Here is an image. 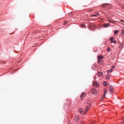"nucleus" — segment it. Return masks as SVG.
<instances>
[{
    "label": "nucleus",
    "instance_id": "nucleus-10",
    "mask_svg": "<svg viewBox=\"0 0 124 124\" xmlns=\"http://www.w3.org/2000/svg\"><path fill=\"white\" fill-rule=\"evenodd\" d=\"M98 74H96V76H97V75H98V76L99 77L100 76L99 75H101V76H102V75H103L102 73L101 72H98Z\"/></svg>",
    "mask_w": 124,
    "mask_h": 124
},
{
    "label": "nucleus",
    "instance_id": "nucleus-19",
    "mask_svg": "<svg viewBox=\"0 0 124 124\" xmlns=\"http://www.w3.org/2000/svg\"><path fill=\"white\" fill-rule=\"evenodd\" d=\"M110 47H108L107 49V51L108 52H110Z\"/></svg>",
    "mask_w": 124,
    "mask_h": 124
},
{
    "label": "nucleus",
    "instance_id": "nucleus-22",
    "mask_svg": "<svg viewBox=\"0 0 124 124\" xmlns=\"http://www.w3.org/2000/svg\"><path fill=\"white\" fill-rule=\"evenodd\" d=\"M68 23V22H64V25H66Z\"/></svg>",
    "mask_w": 124,
    "mask_h": 124
},
{
    "label": "nucleus",
    "instance_id": "nucleus-14",
    "mask_svg": "<svg viewBox=\"0 0 124 124\" xmlns=\"http://www.w3.org/2000/svg\"><path fill=\"white\" fill-rule=\"evenodd\" d=\"M79 112L80 114H81L82 113V109L81 108H80L79 109Z\"/></svg>",
    "mask_w": 124,
    "mask_h": 124
},
{
    "label": "nucleus",
    "instance_id": "nucleus-28",
    "mask_svg": "<svg viewBox=\"0 0 124 124\" xmlns=\"http://www.w3.org/2000/svg\"><path fill=\"white\" fill-rule=\"evenodd\" d=\"M93 15V16H96V15L95 14V15Z\"/></svg>",
    "mask_w": 124,
    "mask_h": 124
},
{
    "label": "nucleus",
    "instance_id": "nucleus-24",
    "mask_svg": "<svg viewBox=\"0 0 124 124\" xmlns=\"http://www.w3.org/2000/svg\"><path fill=\"white\" fill-rule=\"evenodd\" d=\"M95 15H99V13L97 12H96V13Z\"/></svg>",
    "mask_w": 124,
    "mask_h": 124
},
{
    "label": "nucleus",
    "instance_id": "nucleus-17",
    "mask_svg": "<svg viewBox=\"0 0 124 124\" xmlns=\"http://www.w3.org/2000/svg\"><path fill=\"white\" fill-rule=\"evenodd\" d=\"M123 46V43H122L121 45H120V46L119 47L120 48H122Z\"/></svg>",
    "mask_w": 124,
    "mask_h": 124
},
{
    "label": "nucleus",
    "instance_id": "nucleus-27",
    "mask_svg": "<svg viewBox=\"0 0 124 124\" xmlns=\"http://www.w3.org/2000/svg\"><path fill=\"white\" fill-rule=\"evenodd\" d=\"M115 67V66H113L112 67V69H113Z\"/></svg>",
    "mask_w": 124,
    "mask_h": 124
},
{
    "label": "nucleus",
    "instance_id": "nucleus-9",
    "mask_svg": "<svg viewBox=\"0 0 124 124\" xmlns=\"http://www.w3.org/2000/svg\"><path fill=\"white\" fill-rule=\"evenodd\" d=\"M75 120L76 122H78L79 120L78 116H76L75 118Z\"/></svg>",
    "mask_w": 124,
    "mask_h": 124
},
{
    "label": "nucleus",
    "instance_id": "nucleus-33",
    "mask_svg": "<svg viewBox=\"0 0 124 124\" xmlns=\"http://www.w3.org/2000/svg\"><path fill=\"white\" fill-rule=\"evenodd\" d=\"M123 120L124 121V117Z\"/></svg>",
    "mask_w": 124,
    "mask_h": 124
},
{
    "label": "nucleus",
    "instance_id": "nucleus-1",
    "mask_svg": "<svg viewBox=\"0 0 124 124\" xmlns=\"http://www.w3.org/2000/svg\"><path fill=\"white\" fill-rule=\"evenodd\" d=\"M109 93L110 94H112L113 92V86L111 85L109 86Z\"/></svg>",
    "mask_w": 124,
    "mask_h": 124
},
{
    "label": "nucleus",
    "instance_id": "nucleus-18",
    "mask_svg": "<svg viewBox=\"0 0 124 124\" xmlns=\"http://www.w3.org/2000/svg\"><path fill=\"white\" fill-rule=\"evenodd\" d=\"M103 85L105 86H106V82L105 81H104L103 82Z\"/></svg>",
    "mask_w": 124,
    "mask_h": 124
},
{
    "label": "nucleus",
    "instance_id": "nucleus-13",
    "mask_svg": "<svg viewBox=\"0 0 124 124\" xmlns=\"http://www.w3.org/2000/svg\"><path fill=\"white\" fill-rule=\"evenodd\" d=\"M119 31L117 30H115L114 31V34H116Z\"/></svg>",
    "mask_w": 124,
    "mask_h": 124
},
{
    "label": "nucleus",
    "instance_id": "nucleus-30",
    "mask_svg": "<svg viewBox=\"0 0 124 124\" xmlns=\"http://www.w3.org/2000/svg\"><path fill=\"white\" fill-rule=\"evenodd\" d=\"M91 16H93V15H91Z\"/></svg>",
    "mask_w": 124,
    "mask_h": 124
},
{
    "label": "nucleus",
    "instance_id": "nucleus-21",
    "mask_svg": "<svg viewBox=\"0 0 124 124\" xmlns=\"http://www.w3.org/2000/svg\"><path fill=\"white\" fill-rule=\"evenodd\" d=\"M121 33L122 34H124V29L122 30V32Z\"/></svg>",
    "mask_w": 124,
    "mask_h": 124
},
{
    "label": "nucleus",
    "instance_id": "nucleus-2",
    "mask_svg": "<svg viewBox=\"0 0 124 124\" xmlns=\"http://www.w3.org/2000/svg\"><path fill=\"white\" fill-rule=\"evenodd\" d=\"M90 105H87L86 106V108L85 110V114L86 113L87 111L89 110V109L90 107Z\"/></svg>",
    "mask_w": 124,
    "mask_h": 124
},
{
    "label": "nucleus",
    "instance_id": "nucleus-32",
    "mask_svg": "<svg viewBox=\"0 0 124 124\" xmlns=\"http://www.w3.org/2000/svg\"><path fill=\"white\" fill-rule=\"evenodd\" d=\"M121 22H122V21H123V20H121Z\"/></svg>",
    "mask_w": 124,
    "mask_h": 124
},
{
    "label": "nucleus",
    "instance_id": "nucleus-26",
    "mask_svg": "<svg viewBox=\"0 0 124 124\" xmlns=\"http://www.w3.org/2000/svg\"><path fill=\"white\" fill-rule=\"evenodd\" d=\"M113 43H116V41H113Z\"/></svg>",
    "mask_w": 124,
    "mask_h": 124
},
{
    "label": "nucleus",
    "instance_id": "nucleus-7",
    "mask_svg": "<svg viewBox=\"0 0 124 124\" xmlns=\"http://www.w3.org/2000/svg\"><path fill=\"white\" fill-rule=\"evenodd\" d=\"M103 25L104 27L106 28L108 27L110 25V24L109 23H107L104 24Z\"/></svg>",
    "mask_w": 124,
    "mask_h": 124
},
{
    "label": "nucleus",
    "instance_id": "nucleus-25",
    "mask_svg": "<svg viewBox=\"0 0 124 124\" xmlns=\"http://www.w3.org/2000/svg\"><path fill=\"white\" fill-rule=\"evenodd\" d=\"M108 21L110 22V23H113V22L111 21L109 19H108Z\"/></svg>",
    "mask_w": 124,
    "mask_h": 124
},
{
    "label": "nucleus",
    "instance_id": "nucleus-3",
    "mask_svg": "<svg viewBox=\"0 0 124 124\" xmlns=\"http://www.w3.org/2000/svg\"><path fill=\"white\" fill-rule=\"evenodd\" d=\"M92 93L94 95H96L97 93V90L95 89H93L92 90Z\"/></svg>",
    "mask_w": 124,
    "mask_h": 124
},
{
    "label": "nucleus",
    "instance_id": "nucleus-12",
    "mask_svg": "<svg viewBox=\"0 0 124 124\" xmlns=\"http://www.w3.org/2000/svg\"><path fill=\"white\" fill-rule=\"evenodd\" d=\"M114 39V38L112 37H111L110 39V41L112 43H113V40Z\"/></svg>",
    "mask_w": 124,
    "mask_h": 124
},
{
    "label": "nucleus",
    "instance_id": "nucleus-15",
    "mask_svg": "<svg viewBox=\"0 0 124 124\" xmlns=\"http://www.w3.org/2000/svg\"><path fill=\"white\" fill-rule=\"evenodd\" d=\"M95 82H94V83L93 85L96 86V87H98L99 86V85L97 84L96 82V85H95Z\"/></svg>",
    "mask_w": 124,
    "mask_h": 124
},
{
    "label": "nucleus",
    "instance_id": "nucleus-31",
    "mask_svg": "<svg viewBox=\"0 0 124 124\" xmlns=\"http://www.w3.org/2000/svg\"><path fill=\"white\" fill-rule=\"evenodd\" d=\"M109 8H111V7H108Z\"/></svg>",
    "mask_w": 124,
    "mask_h": 124
},
{
    "label": "nucleus",
    "instance_id": "nucleus-29",
    "mask_svg": "<svg viewBox=\"0 0 124 124\" xmlns=\"http://www.w3.org/2000/svg\"><path fill=\"white\" fill-rule=\"evenodd\" d=\"M71 14V15H70V16H71L72 15H73V14H72V13H70V14Z\"/></svg>",
    "mask_w": 124,
    "mask_h": 124
},
{
    "label": "nucleus",
    "instance_id": "nucleus-23",
    "mask_svg": "<svg viewBox=\"0 0 124 124\" xmlns=\"http://www.w3.org/2000/svg\"><path fill=\"white\" fill-rule=\"evenodd\" d=\"M109 78V76L107 75V76L106 77V78L107 79H108Z\"/></svg>",
    "mask_w": 124,
    "mask_h": 124
},
{
    "label": "nucleus",
    "instance_id": "nucleus-8",
    "mask_svg": "<svg viewBox=\"0 0 124 124\" xmlns=\"http://www.w3.org/2000/svg\"><path fill=\"white\" fill-rule=\"evenodd\" d=\"M85 93H83L81 95V98L83 99L85 97Z\"/></svg>",
    "mask_w": 124,
    "mask_h": 124
},
{
    "label": "nucleus",
    "instance_id": "nucleus-4",
    "mask_svg": "<svg viewBox=\"0 0 124 124\" xmlns=\"http://www.w3.org/2000/svg\"><path fill=\"white\" fill-rule=\"evenodd\" d=\"M106 5H108L109 6H110L111 5L109 3H105L103 4L102 5V6H101V7H107V6H106Z\"/></svg>",
    "mask_w": 124,
    "mask_h": 124
},
{
    "label": "nucleus",
    "instance_id": "nucleus-11",
    "mask_svg": "<svg viewBox=\"0 0 124 124\" xmlns=\"http://www.w3.org/2000/svg\"><path fill=\"white\" fill-rule=\"evenodd\" d=\"M103 56L102 55H101L100 56H98L97 57V58L99 59H102L103 58Z\"/></svg>",
    "mask_w": 124,
    "mask_h": 124
},
{
    "label": "nucleus",
    "instance_id": "nucleus-16",
    "mask_svg": "<svg viewBox=\"0 0 124 124\" xmlns=\"http://www.w3.org/2000/svg\"><path fill=\"white\" fill-rule=\"evenodd\" d=\"M112 71V69H111L109 70H108L107 71V72L108 73V74L109 72H111Z\"/></svg>",
    "mask_w": 124,
    "mask_h": 124
},
{
    "label": "nucleus",
    "instance_id": "nucleus-5",
    "mask_svg": "<svg viewBox=\"0 0 124 124\" xmlns=\"http://www.w3.org/2000/svg\"><path fill=\"white\" fill-rule=\"evenodd\" d=\"M107 91L108 90L107 89H106L104 91V94L103 95V99H104V98H105L106 95Z\"/></svg>",
    "mask_w": 124,
    "mask_h": 124
},
{
    "label": "nucleus",
    "instance_id": "nucleus-6",
    "mask_svg": "<svg viewBox=\"0 0 124 124\" xmlns=\"http://www.w3.org/2000/svg\"><path fill=\"white\" fill-rule=\"evenodd\" d=\"M107 91L108 90L107 89H106L104 91V94L103 95V99H104V98H105L106 95Z\"/></svg>",
    "mask_w": 124,
    "mask_h": 124
},
{
    "label": "nucleus",
    "instance_id": "nucleus-20",
    "mask_svg": "<svg viewBox=\"0 0 124 124\" xmlns=\"http://www.w3.org/2000/svg\"><path fill=\"white\" fill-rule=\"evenodd\" d=\"M98 63H102V62L100 60H98Z\"/></svg>",
    "mask_w": 124,
    "mask_h": 124
},
{
    "label": "nucleus",
    "instance_id": "nucleus-34",
    "mask_svg": "<svg viewBox=\"0 0 124 124\" xmlns=\"http://www.w3.org/2000/svg\"><path fill=\"white\" fill-rule=\"evenodd\" d=\"M96 78V77H95V78H94V79H95V78Z\"/></svg>",
    "mask_w": 124,
    "mask_h": 124
}]
</instances>
